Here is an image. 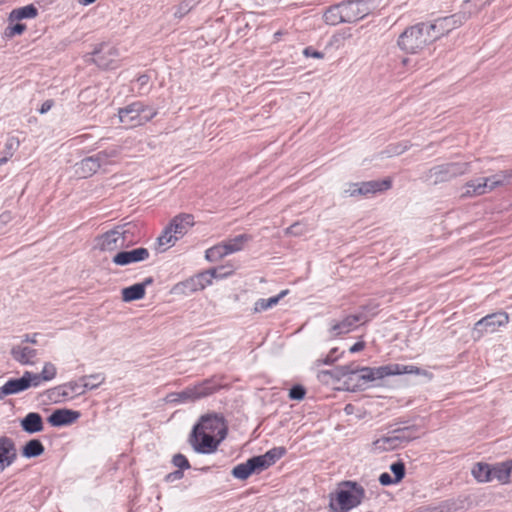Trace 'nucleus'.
I'll return each instance as SVG.
<instances>
[{
  "mask_svg": "<svg viewBox=\"0 0 512 512\" xmlns=\"http://www.w3.org/2000/svg\"><path fill=\"white\" fill-rule=\"evenodd\" d=\"M420 368L412 365L387 364L379 367H361L355 363L337 366L327 372L343 384L349 391L364 390L369 382L388 376L402 374H420Z\"/></svg>",
  "mask_w": 512,
  "mask_h": 512,
  "instance_id": "f257e3e1",
  "label": "nucleus"
},
{
  "mask_svg": "<svg viewBox=\"0 0 512 512\" xmlns=\"http://www.w3.org/2000/svg\"><path fill=\"white\" fill-rule=\"evenodd\" d=\"M223 385L217 376L204 379L194 385L187 386L179 392H173L166 396L167 403H194L219 391Z\"/></svg>",
  "mask_w": 512,
  "mask_h": 512,
  "instance_id": "f03ea898",
  "label": "nucleus"
},
{
  "mask_svg": "<svg viewBox=\"0 0 512 512\" xmlns=\"http://www.w3.org/2000/svg\"><path fill=\"white\" fill-rule=\"evenodd\" d=\"M364 497V489L355 482L346 481L338 485L330 495L329 507L332 512H348L357 507Z\"/></svg>",
  "mask_w": 512,
  "mask_h": 512,
  "instance_id": "7ed1b4c3",
  "label": "nucleus"
},
{
  "mask_svg": "<svg viewBox=\"0 0 512 512\" xmlns=\"http://www.w3.org/2000/svg\"><path fill=\"white\" fill-rule=\"evenodd\" d=\"M433 37L428 22H421L406 28L400 34L397 44L402 51L415 54L433 43Z\"/></svg>",
  "mask_w": 512,
  "mask_h": 512,
  "instance_id": "20e7f679",
  "label": "nucleus"
},
{
  "mask_svg": "<svg viewBox=\"0 0 512 512\" xmlns=\"http://www.w3.org/2000/svg\"><path fill=\"white\" fill-rule=\"evenodd\" d=\"M213 426L222 427L223 418H201L192 431V445L196 451L208 453L215 449L213 436L207 432Z\"/></svg>",
  "mask_w": 512,
  "mask_h": 512,
  "instance_id": "39448f33",
  "label": "nucleus"
},
{
  "mask_svg": "<svg viewBox=\"0 0 512 512\" xmlns=\"http://www.w3.org/2000/svg\"><path fill=\"white\" fill-rule=\"evenodd\" d=\"M119 120L127 127H137L156 116L155 109L145 106L142 102H133L118 111Z\"/></svg>",
  "mask_w": 512,
  "mask_h": 512,
  "instance_id": "423d86ee",
  "label": "nucleus"
},
{
  "mask_svg": "<svg viewBox=\"0 0 512 512\" xmlns=\"http://www.w3.org/2000/svg\"><path fill=\"white\" fill-rule=\"evenodd\" d=\"M468 162H451L437 165L429 169L426 174V180L433 184L443 183L461 176L469 171Z\"/></svg>",
  "mask_w": 512,
  "mask_h": 512,
  "instance_id": "0eeeda50",
  "label": "nucleus"
},
{
  "mask_svg": "<svg viewBox=\"0 0 512 512\" xmlns=\"http://www.w3.org/2000/svg\"><path fill=\"white\" fill-rule=\"evenodd\" d=\"M423 433L415 426H405L393 430L391 435L379 439L377 444L384 449H396L403 443L419 438Z\"/></svg>",
  "mask_w": 512,
  "mask_h": 512,
  "instance_id": "6e6552de",
  "label": "nucleus"
},
{
  "mask_svg": "<svg viewBox=\"0 0 512 512\" xmlns=\"http://www.w3.org/2000/svg\"><path fill=\"white\" fill-rule=\"evenodd\" d=\"M467 19L468 16L465 13H456L450 16L437 18L433 22H428L431 35H434L433 40L436 41L457 27H460Z\"/></svg>",
  "mask_w": 512,
  "mask_h": 512,
  "instance_id": "1a4fd4ad",
  "label": "nucleus"
},
{
  "mask_svg": "<svg viewBox=\"0 0 512 512\" xmlns=\"http://www.w3.org/2000/svg\"><path fill=\"white\" fill-rule=\"evenodd\" d=\"M356 7L357 3L355 2L342 3L332 6L325 11L323 15L324 21L326 24L332 26L343 22H353L359 18L356 15H352Z\"/></svg>",
  "mask_w": 512,
  "mask_h": 512,
  "instance_id": "9d476101",
  "label": "nucleus"
},
{
  "mask_svg": "<svg viewBox=\"0 0 512 512\" xmlns=\"http://www.w3.org/2000/svg\"><path fill=\"white\" fill-rule=\"evenodd\" d=\"M390 187L391 181L389 179L350 183L344 190V194L346 196L368 195L385 191Z\"/></svg>",
  "mask_w": 512,
  "mask_h": 512,
  "instance_id": "9b49d317",
  "label": "nucleus"
},
{
  "mask_svg": "<svg viewBox=\"0 0 512 512\" xmlns=\"http://www.w3.org/2000/svg\"><path fill=\"white\" fill-rule=\"evenodd\" d=\"M508 323V315L506 313H494L487 315L474 326L475 338H480L484 333H492L497 330L498 327Z\"/></svg>",
  "mask_w": 512,
  "mask_h": 512,
  "instance_id": "f8f14e48",
  "label": "nucleus"
},
{
  "mask_svg": "<svg viewBox=\"0 0 512 512\" xmlns=\"http://www.w3.org/2000/svg\"><path fill=\"white\" fill-rule=\"evenodd\" d=\"M118 50L108 44H102L93 52L94 63L103 69H113L117 66Z\"/></svg>",
  "mask_w": 512,
  "mask_h": 512,
  "instance_id": "ddd939ff",
  "label": "nucleus"
},
{
  "mask_svg": "<svg viewBox=\"0 0 512 512\" xmlns=\"http://www.w3.org/2000/svg\"><path fill=\"white\" fill-rule=\"evenodd\" d=\"M285 454L284 448H274L263 455L254 456L248 459L253 473H260L272 466Z\"/></svg>",
  "mask_w": 512,
  "mask_h": 512,
  "instance_id": "4468645a",
  "label": "nucleus"
},
{
  "mask_svg": "<svg viewBox=\"0 0 512 512\" xmlns=\"http://www.w3.org/2000/svg\"><path fill=\"white\" fill-rule=\"evenodd\" d=\"M127 231L120 232L119 230H110L102 234L97 239V247L101 251H114L122 248L125 245Z\"/></svg>",
  "mask_w": 512,
  "mask_h": 512,
  "instance_id": "2eb2a0df",
  "label": "nucleus"
},
{
  "mask_svg": "<svg viewBox=\"0 0 512 512\" xmlns=\"http://www.w3.org/2000/svg\"><path fill=\"white\" fill-rule=\"evenodd\" d=\"M148 249L139 247L133 250H126L118 252L112 259L113 263L119 266H125L131 263H137L148 259Z\"/></svg>",
  "mask_w": 512,
  "mask_h": 512,
  "instance_id": "dca6fc26",
  "label": "nucleus"
},
{
  "mask_svg": "<svg viewBox=\"0 0 512 512\" xmlns=\"http://www.w3.org/2000/svg\"><path fill=\"white\" fill-rule=\"evenodd\" d=\"M17 458L14 442L5 436L0 437V473L10 467Z\"/></svg>",
  "mask_w": 512,
  "mask_h": 512,
  "instance_id": "f3484780",
  "label": "nucleus"
},
{
  "mask_svg": "<svg viewBox=\"0 0 512 512\" xmlns=\"http://www.w3.org/2000/svg\"><path fill=\"white\" fill-rule=\"evenodd\" d=\"M367 321L365 315L363 313L349 315L345 317L342 321L334 322L330 327V333L333 336H339L342 334H347L356 328L357 323L359 321Z\"/></svg>",
  "mask_w": 512,
  "mask_h": 512,
  "instance_id": "a211bd4d",
  "label": "nucleus"
},
{
  "mask_svg": "<svg viewBox=\"0 0 512 512\" xmlns=\"http://www.w3.org/2000/svg\"><path fill=\"white\" fill-rule=\"evenodd\" d=\"M38 352L36 349L21 344L15 345L11 349L12 358L21 365H33L36 362Z\"/></svg>",
  "mask_w": 512,
  "mask_h": 512,
  "instance_id": "6ab92c4d",
  "label": "nucleus"
},
{
  "mask_svg": "<svg viewBox=\"0 0 512 512\" xmlns=\"http://www.w3.org/2000/svg\"><path fill=\"white\" fill-rule=\"evenodd\" d=\"M104 379L102 374L84 376L79 379V382L70 384L71 392L74 394H83L86 390H92L100 386Z\"/></svg>",
  "mask_w": 512,
  "mask_h": 512,
  "instance_id": "aec40b11",
  "label": "nucleus"
},
{
  "mask_svg": "<svg viewBox=\"0 0 512 512\" xmlns=\"http://www.w3.org/2000/svg\"><path fill=\"white\" fill-rule=\"evenodd\" d=\"M194 218L191 214H180L172 219L169 224L173 232L174 241L184 236L188 229L193 226Z\"/></svg>",
  "mask_w": 512,
  "mask_h": 512,
  "instance_id": "412c9836",
  "label": "nucleus"
},
{
  "mask_svg": "<svg viewBox=\"0 0 512 512\" xmlns=\"http://www.w3.org/2000/svg\"><path fill=\"white\" fill-rule=\"evenodd\" d=\"M5 391L8 395L17 394L34 387L31 372L25 371L22 377L8 380L4 385Z\"/></svg>",
  "mask_w": 512,
  "mask_h": 512,
  "instance_id": "4be33fe9",
  "label": "nucleus"
},
{
  "mask_svg": "<svg viewBox=\"0 0 512 512\" xmlns=\"http://www.w3.org/2000/svg\"><path fill=\"white\" fill-rule=\"evenodd\" d=\"M490 187L486 177L477 180H471L466 183V191L463 193L464 197L479 196L490 192Z\"/></svg>",
  "mask_w": 512,
  "mask_h": 512,
  "instance_id": "5701e85b",
  "label": "nucleus"
},
{
  "mask_svg": "<svg viewBox=\"0 0 512 512\" xmlns=\"http://www.w3.org/2000/svg\"><path fill=\"white\" fill-rule=\"evenodd\" d=\"M492 479H496L501 484H508L511 478L512 461L498 463L492 466Z\"/></svg>",
  "mask_w": 512,
  "mask_h": 512,
  "instance_id": "b1692460",
  "label": "nucleus"
},
{
  "mask_svg": "<svg viewBox=\"0 0 512 512\" xmlns=\"http://www.w3.org/2000/svg\"><path fill=\"white\" fill-rule=\"evenodd\" d=\"M77 165V173L83 178L92 176L101 167L93 155L82 159Z\"/></svg>",
  "mask_w": 512,
  "mask_h": 512,
  "instance_id": "393cba45",
  "label": "nucleus"
},
{
  "mask_svg": "<svg viewBox=\"0 0 512 512\" xmlns=\"http://www.w3.org/2000/svg\"><path fill=\"white\" fill-rule=\"evenodd\" d=\"M490 190L506 186L512 183V170L499 171L496 174L486 177Z\"/></svg>",
  "mask_w": 512,
  "mask_h": 512,
  "instance_id": "a878e982",
  "label": "nucleus"
},
{
  "mask_svg": "<svg viewBox=\"0 0 512 512\" xmlns=\"http://www.w3.org/2000/svg\"><path fill=\"white\" fill-rule=\"evenodd\" d=\"M492 471L491 465L478 462L473 466L471 473L477 482L487 483L492 480Z\"/></svg>",
  "mask_w": 512,
  "mask_h": 512,
  "instance_id": "bb28decb",
  "label": "nucleus"
},
{
  "mask_svg": "<svg viewBox=\"0 0 512 512\" xmlns=\"http://www.w3.org/2000/svg\"><path fill=\"white\" fill-rule=\"evenodd\" d=\"M56 375V367L54 364L47 362L45 363L41 373H32L31 378L34 384V387H37L41 384L42 381L52 380Z\"/></svg>",
  "mask_w": 512,
  "mask_h": 512,
  "instance_id": "cd10ccee",
  "label": "nucleus"
},
{
  "mask_svg": "<svg viewBox=\"0 0 512 512\" xmlns=\"http://www.w3.org/2000/svg\"><path fill=\"white\" fill-rule=\"evenodd\" d=\"M289 293V290H283L278 295L271 297L269 299H258L254 304V312L260 313L262 311L268 310L273 306L277 305L279 301Z\"/></svg>",
  "mask_w": 512,
  "mask_h": 512,
  "instance_id": "c85d7f7f",
  "label": "nucleus"
},
{
  "mask_svg": "<svg viewBox=\"0 0 512 512\" xmlns=\"http://www.w3.org/2000/svg\"><path fill=\"white\" fill-rule=\"evenodd\" d=\"M144 296L145 290L143 289V285H140L139 283L126 287L122 290V299L125 302L140 300Z\"/></svg>",
  "mask_w": 512,
  "mask_h": 512,
  "instance_id": "c756f323",
  "label": "nucleus"
},
{
  "mask_svg": "<svg viewBox=\"0 0 512 512\" xmlns=\"http://www.w3.org/2000/svg\"><path fill=\"white\" fill-rule=\"evenodd\" d=\"M38 14L37 8L33 5H27L18 9H14L11 11L9 19L11 21L22 20L28 18H34Z\"/></svg>",
  "mask_w": 512,
  "mask_h": 512,
  "instance_id": "7c9ffc66",
  "label": "nucleus"
},
{
  "mask_svg": "<svg viewBox=\"0 0 512 512\" xmlns=\"http://www.w3.org/2000/svg\"><path fill=\"white\" fill-rule=\"evenodd\" d=\"M19 146V139L14 136H9L6 139L4 150L1 152L2 157H0V165L6 163L13 156V154L19 148Z\"/></svg>",
  "mask_w": 512,
  "mask_h": 512,
  "instance_id": "2f4dec72",
  "label": "nucleus"
},
{
  "mask_svg": "<svg viewBox=\"0 0 512 512\" xmlns=\"http://www.w3.org/2000/svg\"><path fill=\"white\" fill-rule=\"evenodd\" d=\"M44 452V447L39 440L33 439L23 447L22 454L26 458L40 456Z\"/></svg>",
  "mask_w": 512,
  "mask_h": 512,
  "instance_id": "473e14b6",
  "label": "nucleus"
},
{
  "mask_svg": "<svg viewBox=\"0 0 512 512\" xmlns=\"http://www.w3.org/2000/svg\"><path fill=\"white\" fill-rule=\"evenodd\" d=\"M250 239H251L250 236H248L246 234H241L232 239H229L228 241H226L223 244L227 248L228 254H231V253L242 250L244 244L246 242H248Z\"/></svg>",
  "mask_w": 512,
  "mask_h": 512,
  "instance_id": "72a5a7b5",
  "label": "nucleus"
},
{
  "mask_svg": "<svg viewBox=\"0 0 512 512\" xmlns=\"http://www.w3.org/2000/svg\"><path fill=\"white\" fill-rule=\"evenodd\" d=\"M231 473H232L233 477H235L236 479H239V480H246L252 474H254L248 460L244 463H240V464L236 465L232 469Z\"/></svg>",
  "mask_w": 512,
  "mask_h": 512,
  "instance_id": "f704fd0d",
  "label": "nucleus"
},
{
  "mask_svg": "<svg viewBox=\"0 0 512 512\" xmlns=\"http://www.w3.org/2000/svg\"><path fill=\"white\" fill-rule=\"evenodd\" d=\"M228 255L227 248L224 244H218L206 251L205 257L210 262H215Z\"/></svg>",
  "mask_w": 512,
  "mask_h": 512,
  "instance_id": "c9c22d12",
  "label": "nucleus"
},
{
  "mask_svg": "<svg viewBox=\"0 0 512 512\" xmlns=\"http://www.w3.org/2000/svg\"><path fill=\"white\" fill-rule=\"evenodd\" d=\"M22 428L28 433H35L43 429L42 418H22Z\"/></svg>",
  "mask_w": 512,
  "mask_h": 512,
  "instance_id": "e433bc0d",
  "label": "nucleus"
},
{
  "mask_svg": "<svg viewBox=\"0 0 512 512\" xmlns=\"http://www.w3.org/2000/svg\"><path fill=\"white\" fill-rule=\"evenodd\" d=\"M177 288H181V290L186 293V294H189V293H193V292H196V291H200L201 290V284L199 283L196 275L179 283L177 285Z\"/></svg>",
  "mask_w": 512,
  "mask_h": 512,
  "instance_id": "4c0bfd02",
  "label": "nucleus"
},
{
  "mask_svg": "<svg viewBox=\"0 0 512 512\" xmlns=\"http://www.w3.org/2000/svg\"><path fill=\"white\" fill-rule=\"evenodd\" d=\"M176 241H174L173 232L169 226H167L162 234L157 238V243L159 246L164 245H174Z\"/></svg>",
  "mask_w": 512,
  "mask_h": 512,
  "instance_id": "58836bf2",
  "label": "nucleus"
},
{
  "mask_svg": "<svg viewBox=\"0 0 512 512\" xmlns=\"http://www.w3.org/2000/svg\"><path fill=\"white\" fill-rule=\"evenodd\" d=\"M192 9V1L184 0L178 6L175 7L174 17L181 19Z\"/></svg>",
  "mask_w": 512,
  "mask_h": 512,
  "instance_id": "ea45409f",
  "label": "nucleus"
},
{
  "mask_svg": "<svg viewBox=\"0 0 512 512\" xmlns=\"http://www.w3.org/2000/svg\"><path fill=\"white\" fill-rule=\"evenodd\" d=\"M390 470L394 474V481L400 482L405 476V465L401 461L393 463Z\"/></svg>",
  "mask_w": 512,
  "mask_h": 512,
  "instance_id": "a19ab883",
  "label": "nucleus"
},
{
  "mask_svg": "<svg viewBox=\"0 0 512 512\" xmlns=\"http://www.w3.org/2000/svg\"><path fill=\"white\" fill-rule=\"evenodd\" d=\"M47 416H80L79 411H74L65 408H49L47 409Z\"/></svg>",
  "mask_w": 512,
  "mask_h": 512,
  "instance_id": "79ce46f5",
  "label": "nucleus"
},
{
  "mask_svg": "<svg viewBox=\"0 0 512 512\" xmlns=\"http://www.w3.org/2000/svg\"><path fill=\"white\" fill-rule=\"evenodd\" d=\"M306 232L304 225L300 222H295L285 230L286 235L301 236Z\"/></svg>",
  "mask_w": 512,
  "mask_h": 512,
  "instance_id": "37998d69",
  "label": "nucleus"
},
{
  "mask_svg": "<svg viewBox=\"0 0 512 512\" xmlns=\"http://www.w3.org/2000/svg\"><path fill=\"white\" fill-rule=\"evenodd\" d=\"M26 29V25L22 23H17L13 26H8L5 29V36L8 38H12L15 35H21Z\"/></svg>",
  "mask_w": 512,
  "mask_h": 512,
  "instance_id": "c03bdc74",
  "label": "nucleus"
},
{
  "mask_svg": "<svg viewBox=\"0 0 512 512\" xmlns=\"http://www.w3.org/2000/svg\"><path fill=\"white\" fill-rule=\"evenodd\" d=\"M117 152L115 150L112 151H100L97 154L93 155L97 162L101 165V167L108 163L109 158L115 157Z\"/></svg>",
  "mask_w": 512,
  "mask_h": 512,
  "instance_id": "a18cd8bd",
  "label": "nucleus"
},
{
  "mask_svg": "<svg viewBox=\"0 0 512 512\" xmlns=\"http://www.w3.org/2000/svg\"><path fill=\"white\" fill-rule=\"evenodd\" d=\"M172 462L174 466L181 470H187L190 468V463L183 454H176L173 456Z\"/></svg>",
  "mask_w": 512,
  "mask_h": 512,
  "instance_id": "49530a36",
  "label": "nucleus"
},
{
  "mask_svg": "<svg viewBox=\"0 0 512 512\" xmlns=\"http://www.w3.org/2000/svg\"><path fill=\"white\" fill-rule=\"evenodd\" d=\"M306 394V390L302 385H294L289 390V397L293 400H302Z\"/></svg>",
  "mask_w": 512,
  "mask_h": 512,
  "instance_id": "de8ad7c7",
  "label": "nucleus"
},
{
  "mask_svg": "<svg viewBox=\"0 0 512 512\" xmlns=\"http://www.w3.org/2000/svg\"><path fill=\"white\" fill-rule=\"evenodd\" d=\"M48 422L53 427L68 426L74 423L76 418H47Z\"/></svg>",
  "mask_w": 512,
  "mask_h": 512,
  "instance_id": "09e8293b",
  "label": "nucleus"
},
{
  "mask_svg": "<svg viewBox=\"0 0 512 512\" xmlns=\"http://www.w3.org/2000/svg\"><path fill=\"white\" fill-rule=\"evenodd\" d=\"M199 283L201 284V290L212 283L211 275L209 273L201 272L196 275Z\"/></svg>",
  "mask_w": 512,
  "mask_h": 512,
  "instance_id": "8fccbe9b",
  "label": "nucleus"
},
{
  "mask_svg": "<svg viewBox=\"0 0 512 512\" xmlns=\"http://www.w3.org/2000/svg\"><path fill=\"white\" fill-rule=\"evenodd\" d=\"M12 220L10 212H4L0 215V234L5 233V226Z\"/></svg>",
  "mask_w": 512,
  "mask_h": 512,
  "instance_id": "3c124183",
  "label": "nucleus"
},
{
  "mask_svg": "<svg viewBox=\"0 0 512 512\" xmlns=\"http://www.w3.org/2000/svg\"><path fill=\"white\" fill-rule=\"evenodd\" d=\"M379 482L383 486H388V485L399 483L398 481H394V477H391V475L389 473H386V472L382 473L379 476Z\"/></svg>",
  "mask_w": 512,
  "mask_h": 512,
  "instance_id": "603ef678",
  "label": "nucleus"
},
{
  "mask_svg": "<svg viewBox=\"0 0 512 512\" xmlns=\"http://www.w3.org/2000/svg\"><path fill=\"white\" fill-rule=\"evenodd\" d=\"M408 149V145L405 144H397L390 147V153L394 155H399L405 152Z\"/></svg>",
  "mask_w": 512,
  "mask_h": 512,
  "instance_id": "864d4df0",
  "label": "nucleus"
},
{
  "mask_svg": "<svg viewBox=\"0 0 512 512\" xmlns=\"http://www.w3.org/2000/svg\"><path fill=\"white\" fill-rule=\"evenodd\" d=\"M416 512H447V508L444 505L436 506V507H428L424 509H420Z\"/></svg>",
  "mask_w": 512,
  "mask_h": 512,
  "instance_id": "5fc2aeb1",
  "label": "nucleus"
},
{
  "mask_svg": "<svg viewBox=\"0 0 512 512\" xmlns=\"http://www.w3.org/2000/svg\"><path fill=\"white\" fill-rule=\"evenodd\" d=\"M204 272L205 273H209L211 275V280L213 278H222V277H225L226 275L230 274V272L219 274L218 273V269H216V268H212V269H209V270L204 271Z\"/></svg>",
  "mask_w": 512,
  "mask_h": 512,
  "instance_id": "6e6d98bb",
  "label": "nucleus"
},
{
  "mask_svg": "<svg viewBox=\"0 0 512 512\" xmlns=\"http://www.w3.org/2000/svg\"><path fill=\"white\" fill-rule=\"evenodd\" d=\"M304 54L306 56H312V57H315V58H322L323 57V54L321 52L312 50V48H310V47H307V48L304 49Z\"/></svg>",
  "mask_w": 512,
  "mask_h": 512,
  "instance_id": "4d7b16f0",
  "label": "nucleus"
},
{
  "mask_svg": "<svg viewBox=\"0 0 512 512\" xmlns=\"http://www.w3.org/2000/svg\"><path fill=\"white\" fill-rule=\"evenodd\" d=\"M365 347V343L360 341V342H356L354 345H352L349 349V351L351 353H356V352H359V351H362Z\"/></svg>",
  "mask_w": 512,
  "mask_h": 512,
  "instance_id": "13d9d810",
  "label": "nucleus"
},
{
  "mask_svg": "<svg viewBox=\"0 0 512 512\" xmlns=\"http://www.w3.org/2000/svg\"><path fill=\"white\" fill-rule=\"evenodd\" d=\"M53 106V101L52 100H46L42 105H41V108L39 110V112L41 114H44L46 112H48L51 107Z\"/></svg>",
  "mask_w": 512,
  "mask_h": 512,
  "instance_id": "bf43d9fd",
  "label": "nucleus"
},
{
  "mask_svg": "<svg viewBox=\"0 0 512 512\" xmlns=\"http://www.w3.org/2000/svg\"><path fill=\"white\" fill-rule=\"evenodd\" d=\"M183 477V472L182 471H175L173 473H170L167 475V480L168 481H173L175 479H181Z\"/></svg>",
  "mask_w": 512,
  "mask_h": 512,
  "instance_id": "052dcab7",
  "label": "nucleus"
},
{
  "mask_svg": "<svg viewBox=\"0 0 512 512\" xmlns=\"http://www.w3.org/2000/svg\"><path fill=\"white\" fill-rule=\"evenodd\" d=\"M153 282H154V279L152 277H147L144 279V281L142 283H139V284L143 285V289L145 290V288L147 286L151 285Z\"/></svg>",
  "mask_w": 512,
  "mask_h": 512,
  "instance_id": "680f3d73",
  "label": "nucleus"
},
{
  "mask_svg": "<svg viewBox=\"0 0 512 512\" xmlns=\"http://www.w3.org/2000/svg\"><path fill=\"white\" fill-rule=\"evenodd\" d=\"M24 342H31L33 344L37 343V340H36V334L33 335V337H29V336H26L25 340L23 341Z\"/></svg>",
  "mask_w": 512,
  "mask_h": 512,
  "instance_id": "e2e57ef3",
  "label": "nucleus"
},
{
  "mask_svg": "<svg viewBox=\"0 0 512 512\" xmlns=\"http://www.w3.org/2000/svg\"><path fill=\"white\" fill-rule=\"evenodd\" d=\"M7 392L5 391V387H0V400H2L5 396H7Z\"/></svg>",
  "mask_w": 512,
  "mask_h": 512,
  "instance_id": "0e129e2a",
  "label": "nucleus"
},
{
  "mask_svg": "<svg viewBox=\"0 0 512 512\" xmlns=\"http://www.w3.org/2000/svg\"><path fill=\"white\" fill-rule=\"evenodd\" d=\"M334 361V358H332L331 355H328L326 359L324 360L325 364H331Z\"/></svg>",
  "mask_w": 512,
  "mask_h": 512,
  "instance_id": "69168bd1",
  "label": "nucleus"
},
{
  "mask_svg": "<svg viewBox=\"0 0 512 512\" xmlns=\"http://www.w3.org/2000/svg\"><path fill=\"white\" fill-rule=\"evenodd\" d=\"M352 410H353V406H352L351 404L346 405V407H345V412H346L347 414L352 413Z\"/></svg>",
  "mask_w": 512,
  "mask_h": 512,
  "instance_id": "338daca9",
  "label": "nucleus"
},
{
  "mask_svg": "<svg viewBox=\"0 0 512 512\" xmlns=\"http://www.w3.org/2000/svg\"><path fill=\"white\" fill-rule=\"evenodd\" d=\"M95 0H79V3L83 4V5H89L91 3H93Z\"/></svg>",
  "mask_w": 512,
  "mask_h": 512,
  "instance_id": "774afa93",
  "label": "nucleus"
}]
</instances>
